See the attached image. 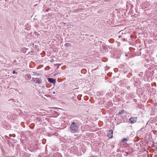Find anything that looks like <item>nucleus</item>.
<instances>
[{"label":"nucleus","instance_id":"obj_7","mask_svg":"<svg viewBox=\"0 0 157 157\" xmlns=\"http://www.w3.org/2000/svg\"><path fill=\"white\" fill-rule=\"evenodd\" d=\"M64 46L65 47H69L70 46V44L68 43H66L64 44Z\"/></svg>","mask_w":157,"mask_h":157},{"label":"nucleus","instance_id":"obj_5","mask_svg":"<svg viewBox=\"0 0 157 157\" xmlns=\"http://www.w3.org/2000/svg\"><path fill=\"white\" fill-rule=\"evenodd\" d=\"M48 80L51 83H54L55 82V80L51 78H48Z\"/></svg>","mask_w":157,"mask_h":157},{"label":"nucleus","instance_id":"obj_3","mask_svg":"<svg viewBox=\"0 0 157 157\" xmlns=\"http://www.w3.org/2000/svg\"><path fill=\"white\" fill-rule=\"evenodd\" d=\"M137 118L136 117H132L129 119V121L132 124L135 123L137 120Z\"/></svg>","mask_w":157,"mask_h":157},{"label":"nucleus","instance_id":"obj_10","mask_svg":"<svg viewBox=\"0 0 157 157\" xmlns=\"http://www.w3.org/2000/svg\"><path fill=\"white\" fill-rule=\"evenodd\" d=\"M13 74H17V73L15 72V71H13Z\"/></svg>","mask_w":157,"mask_h":157},{"label":"nucleus","instance_id":"obj_11","mask_svg":"<svg viewBox=\"0 0 157 157\" xmlns=\"http://www.w3.org/2000/svg\"><path fill=\"white\" fill-rule=\"evenodd\" d=\"M53 93H55V92H53Z\"/></svg>","mask_w":157,"mask_h":157},{"label":"nucleus","instance_id":"obj_9","mask_svg":"<svg viewBox=\"0 0 157 157\" xmlns=\"http://www.w3.org/2000/svg\"><path fill=\"white\" fill-rule=\"evenodd\" d=\"M28 78L29 79H30L31 78V76L30 75H27Z\"/></svg>","mask_w":157,"mask_h":157},{"label":"nucleus","instance_id":"obj_8","mask_svg":"<svg viewBox=\"0 0 157 157\" xmlns=\"http://www.w3.org/2000/svg\"><path fill=\"white\" fill-rule=\"evenodd\" d=\"M121 141H122V142H124V141H128V140H127V139L126 138H124V139H122V140Z\"/></svg>","mask_w":157,"mask_h":157},{"label":"nucleus","instance_id":"obj_4","mask_svg":"<svg viewBox=\"0 0 157 157\" xmlns=\"http://www.w3.org/2000/svg\"><path fill=\"white\" fill-rule=\"evenodd\" d=\"M113 133V132L112 130H110L108 132L107 136L109 139L112 138Z\"/></svg>","mask_w":157,"mask_h":157},{"label":"nucleus","instance_id":"obj_6","mask_svg":"<svg viewBox=\"0 0 157 157\" xmlns=\"http://www.w3.org/2000/svg\"><path fill=\"white\" fill-rule=\"evenodd\" d=\"M124 110H120L119 111V112L118 113V115L120 116H121V115L122 114H123L124 113Z\"/></svg>","mask_w":157,"mask_h":157},{"label":"nucleus","instance_id":"obj_2","mask_svg":"<svg viewBox=\"0 0 157 157\" xmlns=\"http://www.w3.org/2000/svg\"><path fill=\"white\" fill-rule=\"evenodd\" d=\"M33 82H34L35 83H38V84L40 83L41 82V79L38 78L33 79Z\"/></svg>","mask_w":157,"mask_h":157},{"label":"nucleus","instance_id":"obj_1","mask_svg":"<svg viewBox=\"0 0 157 157\" xmlns=\"http://www.w3.org/2000/svg\"><path fill=\"white\" fill-rule=\"evenodd\" d=\"M78 127L77 124L75 122H73L71 124L70 130L72 133H75L78 130Z\"/></svg>","mask_w":157,"mask_h":157}]
</instances>
